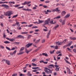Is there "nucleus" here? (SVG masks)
<instances>
[{"label":"nucleus","instance_id":"obj_24","mask_svg":"<svg viewBox=\"0 0 76 76\" xmlns=\"http://www.w3.org/2000/svg\"><path fill=\"white\" fill-rule=\"evenodd\" d=\"M66 41H67V39H66L64 40L63 42H62V43H63V44H66Z\"/></svg>","mask_w":76,"mask_h":76},{"label":"nucleus","instance_id":"obj_22","mask_svg":"<svg viewBox=\"0 0 76 76\" xmlns=\"http://www.w3.org/2000/svg\"><path fill=\"white\" fill-rule=\"evenodd\" d=\"M66 69L68 70H67L68 72H69V74H70V69L67 67H66Z\"/></svg>","mask_w":76,"mask_h":76},{"label":"nucleus","instance_id":"obj_26","mask_svg":"<svg viewBox=\"0 0 76 76\" xmlns=\"http://www.w3.org/2000/svg\"><path fill=\"white\" fill-rule=\"evenodd\" d=\"M48 21L46 20L45 21V25H47V24H48Z\"/></svg>","mask_w":76,"mask_h":76},{"label":"nucleus","instance_id":"obj_3","mask_svg":"<svg viewBox=\"0 0 76 76\" xmlns=\"http://www.w3.org/2000/svg\"><path fill=\"white\" fill-rule=\"evenodd\" d=\"M32 45V43H28V44L26 45L25 46V49L26 48H28L30 46H31Z\"/></svg>","mask_w":76,"mask_h":76},{"label":"nucleus","instance_id":"obj_9","mask_svg":"<svg viewBox=\"0 0 76 76\" xmlns=\"http://www.w3.org/2000/svg\"><path fill=\"white\" fill-rule=\"evenodd\" d=\"M66 12L64 11H62L61 13L62 16H63L65 15V14H66Z\"/></svg>","mask_w":76,"mask_h":76},{"label":"nucleus","instance_id":"obj_25","mask_svg":"<svg viewBox=\"0 0 76 76\" xmlns=\"http://www.w3.org/2000/svg\"><path fill=\"white\" fill-rule=\"evenodd\" d=\"M4 43L5 44H10V42L7 41H5L4 42Z\"/></svg>","mask_w":76,"mask_h":76},{"label":"nucleus","instance_id":"obj_11","mask_svg":"<svg viewBox=\"0 0 76 76\" xmlns=\"http://www.w3.org/2000/svg\"><path fill=\"white\" fill-rule=\"evenodd\" d=\"M69 16H70V14H68L65 16V17H64V18H69Z\"/></svg>","mask_w":76,"mask_h":76},{"label":"nucleus","instance_id":"obj_7","mask_svg":"<svg viewBox=\"0 0 76 76\" xmlns=\"http://www.w3.org/2000/svg\"><path fill=\"white\" fill-rule=\"evenodd\" d=\"M17 38H23L24 39V37L23 36L21 35H19L17 37Z\"/></svg>","mask_w":76,"mask_h":76},{"label":"nucleus","instance_id":"obj_6","mask_svg":"<svg viewBox=\"0 0 76 76\" xmlns=\"http://www.w3.org/2000/svg\"><path fill=\"white\" fill-rule=\"evenodd\" d=\"M50 34H51V30H50L48 32V33L47 36V38H49V36H50Z\"/></svg>","mask_w":76,"mask_h":76},{"label":"nucleus","instance_id":"obj_39","mask_svg":"<svg viewBox=\"0 0 76 76\" xmlns=\"http://www.w3.org/2000/svg\"><path fill=\"white\" fill-rule=\"evenodd\" d=\"M40 48L39 47L37 49H36L35 50H34V52H36V51H38V50H39V49Z\"/></svg>","mask_w":76,"mask_h":76},{"label":"nucleus","instance_id":"obj_4","mask_svg":"<svg viewBox=\"0 0 76 76\" xmlns=\"http://www.w3.org/2000/svg\"><path fill=\"white\" fill-rule=\"evenodd\" d=\"M1 6H2V7H5L6 9H9V6L7 5L3 4L1 5Z\"/></svg>","mask_w":76,"mask_h":76},{"label":"nucleus","instance_id":"obj_5","mask_svg":"<svg viewBox=\"0 0 76 76\" xmlns=\"http://www.w3.org/2000/svg\"><path fill=\"white\" fill-rule=\"evenodd\" d=\"M48 68L49 69H52L53 67V68L54 67V65L53 64H51V65H49L48 66Z\"/></svg>","mask_w":76,"mask_h":76},{"label":"nucleus","instance_id":"obj_17","mask_svg":"<svg viewBox=\"0 0 76 76\" xmlns=\"http://www.w3.org/2000/svg\"><path fill=\"white\" fill-rule=\"evenodd\" d=\"M22 4L23 6L27 4V2L26 1H25L24 3H22Z\"/></svg>","mask_w":76,"mask_h":76},{"label":"nucleus","instance_id":"obj_37","mask_svg":"<svg viewBox=\"0 0 76 76\" xmlns=\"http://www.w3.org/2000/svg\"><path fill=\"white\" fill-rule=\"evenodd\" d=\"M50 24H54L53 20L50 21Z\"/></svg>","mask_w":76,"mask_h":76},{"label":"nucleus","instance_id":"obj_52","mask_svg":"<svg viewBox=\"0 0 76 76\" xmlns=\"http://www.w3.org/2000/svg\"><path fill=\"white\" fill-rule=\"evenodd\" d=\"M30 3H31V1L27 2V4H28V5Z\"/></svg>","mask_w":76,"mask_h":76},{"label":"nucleus","instance_id":"obj_58","mask_svg":"<svg viewBox=\"0 0 76 76\" xmlns=\"http://www.w3.org/2000/svg\"><path fill=\"white\" fill-rule=\"evenodd\" d=\"M47 12H49L50 13V12H51V11L49 10H47Z\"/></svg>","mask_w":76,"mask_h":76},{"label":"nucleus","instance_id":"obj_31","mask_svg":"<svg viewBox=\"0 0 76 76\" xmlns=\"http://www.w3.org/2000/svg\"><path fill=\"white\" fill-rule=\"evenodd\" d=\"M24 52H20V53H19L18 54V55H20L21 54H23V53H24Z\"/></svg>","mask_w":76,"mask_h":76},{"label":"nucleus","instance_id":"obj_32","mask_svg":"<svg viewBox=\"0 0 76 76\" xmlns=\"http://www.w3.org/2000/svg\"><path fill=\"white\" fill-rule=\"evenodd\" d=\"M59 26V25H57V26H56L54 28L55 29H56L57 28H58Z\"/></svg>","mask_w":76,"mask_h":76},{"label":"nucleus","instance_id":"obj_55","mask_svg":"<svg viewBox=\"0 0 76 76\" xmlns=\"http://www.w3.org/2000/svg\"><path fill=\"white\" fill-rule=\"evenodd\" d=\"M61 52L60 51H59L58 52H57L56 53V54H58L59 53H60Z\"/></svg>","mask_w":76,"mask_h":76},{"label":"nucleus","instance_id":"obj_59","mask_svg":"<svg viewBox=\"0 0 76 76\" xmlns=\"http://www.w3.org/2000/svg\"><path fill=\"white\" fill-rule=\"evenodd\" d=\"M44 61H43V60H42L41 61H39V62L40 63H44Z\"/></svg>","mask_w":76,"mask_h":76},{"label":"nucleus","instance_id":"obj_57","mask_svg":"<svg viewBox=\"0 0 76 76\" xmlns=\"http://www.w3.org/2000/svg\"><path fill=\"white\" fill-rule=\"evenodd\" d=\"M43 7L44 8H47V6H46V5H43Z\"/></svg>","mask_w":76,"mask_h":76},{"label":"nucleus","instance_id":"obj_30","mask_svg":"<svg viewBox=\"0 0 76 76\" xmlns=\"http://www.w3.org/2000/svg\"><path fill=\"white\" fill-rule=\"evenodd\" d=\"M26 11H30V12H31L32 10L30 9H29V8H27L26 9Z\"/></svg>","mask_w":76,"mask_h":76},{"label":"nucleus","instance_id":"obj_10","mask_svg":"<svg viewBox=\"0 0 76 76\" xmlns=\"http://www.w3.org/2000/svg\"><path fill=\"white\" fill-rule=\"evenodd\" d=\"M16 50H15L13 53H10V54L11 56H13V55H14V54H16Z\"/></svg>","mask_w":76,"mask_h":76},{"label":"nucleus","instance_id":"obj_51","mask_svg":"<svg viewBox=\"0 0 76 76\" xmlns=\"http://www.w3.org/2000/svg\"><path fill=\"white\" fill-rule=\"evenodd\" d=\"M45 3H50V1H45Z\"/></svg>","mask_w":76,"mask_h":76},{"label":"nucleus","instance_id":"obj_46","mask_svg":"<svg viewBox=\"0 0 76 76\" xmlns=\"http://www.w3.org/2000/svg\"><path fill=\"white\" fill-rule=\"evenodd\" d=\"M17 75H18L17 73H16L15 74H13L12 76H17Z\"/></svg>","mask_w":76,"mask_h":76},{"label":"nucleus","instance_id":"obj_33","mask_svg":"<svg viewBox=\"0 0 76 76\" xmlns=\"http://www.w3.org/2000/svg\"><path fill=\"white\" fill-rule=\"evenodd\" d=\"M32 64L33 66H37V64H34V63H32Z\"/></svg>","mask_w":76,"mask_h":76},{"label":"nucleus","instance_id":"obj_16","mask_svg":"<svg viewBox=\"0 0 76 76\" xmlns=\"http://www.w3.org/2000/svg\"><path fill=\"white\" fill-rule=\"evenodd\" d=\"M25 52L26 53H27V54H28L29 52H30V51H29V50H27V49L26 48L25 49Z\"/></svg>","mask_w":76,"mask_h":76},{"label":"nucleus","instance_id":"obj_28","mask_svg":"<svg viewBox=\"0 0 76 76\" xmlns=\"http://www.w3.org/2000/svg\"><path fill=\"white\" fill-rule=\"evenodd\" d=\"M65 22L66 21H65V20H64L62 23V25H64Z\"/></svg>","mask_w":76,"mask_h":76},{"label":"nucleus","instance_id":"obj_13","mask_svg":"<svg viewBox=\"0 0 76 76\" xmlns=\"http://www.w3.org/2000/svg\"><path fill=\"white\" fill-rule=\"evenodd\" d=\"M72 42H71L70 43H68V45H66L67 47H70L71 45L72 44Z\"/></svg>","mask_w":76,"mask_h":76},{"label":"nucleus","instance_id":"obj_42","mask_svg":"<svg viewBox=\"0 0 76 76\" xmlns=\"http://www.w3.org/2000/svg\"><path fill=\"white\" fill-rule=\"evenodd\" d=\"M10 41H11V42H13L14 41H15V39H10Z\"/></svg>","mask_w":76,"mask_h":76},{"label":"nucleus","instance_id":"obj_48","mask_svg":"<svg viewBox=\"0 0 76 76\" xmlns=\"http://www.w3.org/2000/svg\"><path fill=\"white\" fill-rule=\"evenodd\" d=\"M20 5H15L14 6V7H19V6Z\"/></svg>","mask_w":76,"mask_h":76},{"label":"nucleus","instance_id":"obj_41","mask_svg":"<svg viewBox=\"0 0 76 76\" xmlns=\"http://www.w3.org/2000/svg\"><path fill=\"white\" fill-rule=\"evenodd\" d=\"M28 33V32H22L21 34H27Z\"/></svg>","mask_w":76,"mask_h":76},{"label":"nucleus","instance_id":"obj_8","mask_svg":"<svg viewBox=\"0 0 76 76\" xmlns=\"http://www.w3.org/2000/svg\"><path fill=\"white\" fill-rule=\"evenodd\" d=\"M6 63L7 65H10V61L8 60H6Z\"/></svg>","mask_w":76,"mask_h":76},{"label":"nucleus","instance_id":"obj_36","mask_svg":"<svg viewBox=\"0 0 76 76\" xmlns=\"http://www.w3.org/2000/svg\"><path fill=\"white\" fill-rule=\"evenodd\" d=\"M37 28L38 26H34L32 27V28L34 29V28Z\"/></svg>","mask_w":76,"mask_h":76},{"label":"nucleus","instance_id":"obj_20","mask_svg":"<svg viewBox=\"0 0 76 76\" xmlns=\"http://www.w3.org/2000/svg\"><path fill=\"white\" fill-rule=\"evenodd\" d=\"M43 22H44V21L43 20H39V23H42Z\"/></svg>","mask_w":76,"mask_h":76},{"label":"nucleus","instance_id":"obj_64","mask_svg":"<svg viewBox=\"0 0 76 76\" xmlns=\"http://www.w3.org/2000/svg\"><path fill=\"white\" fill-rule=\"evenodd\" d=\"M76 37H73L72 39V40H76Z\"/></svg>","mask_w":76,"mask_h":76},{"label":"nucleus","instance_id":"obj_1","mask_svg":"<svg viewBox=\"0 0 76 76\" xmlns=\"http://www.w3.org/2000/svg\"><path fill=\"white\" fill-rule=\"evenodd\" d=\"M45 69H44V71L47 73L48 74H49V73L50 74L52 73V71L53 70V69H52L51 70L49 69H48L47 67L45 68Z\"/></svg>","mask_w":76,"mask_h":76},{"label":"nucleus","instance_id":"obj_49","mask_svg":"<svg viewBox=\"0 0 76 76\" xmlns=\"http://www.w3.org/2000/svg\"><path fill=\"white\" fill-rule=\"evenodd\" d=\"M46 20L49 23V22L50 21V18H48Z\"/></svg>","mask_w":76,"mask_h":76},{"label":"nucleus","instance_id":"obj_15","mask_svg":"<svg viewBox=\"0 0 76 76\" xmlns=\"http://www.w3.org/2000/svg\"><path fill=\"white\" fill-rule=\"evenodd\" d=\"M25 49V47H23L21 48L20 50V52L21 51H22L23 50Z\"/></svg>","mask_w":76,"mask_h":76},{"label":"nucleus","instance_id":"obj_27","mask_svg":"<svg viewBox=\"0 0 76 76\" xmlns=\"http://www.w3.org/2000/svg\"><path fill=\"white\" fill-rule=\"evenodd\" d=\"M14 44H16L17 45H19V44H20V42H14Z\"/></svg>","mask_w":76,"mask_h":76},{"label":"nucleus","instance_id":"obj_45","mask_svg":"<svg viewBox=\"0 0 76 76\" xmlns=\"http://www.w3.org/2000/svg\"><path fill=\"white\" fill-rule=\"evenodd\" d=\"M45 40L44 39L42 40V43H44V42H45Z\"/></svg>","mask_w":76,"mask_h":76},{"label":"nucleus","instance_id":"obj_38","mask_svg":"<svg viewBox=\"0 0 76 76\" xmlns=\"http://www.w3.org/2000/svg\"><path fill=\"white\" fill-rule=\"evenodd\" d=\"M3 37H4V38H5V37H6V35L5 34V33H3Z\"/></svg>","mask_w":76,"mask_h":76},{"label":"nucleus","instance_id":"obj_29","mask_svg":"<svg viewBox=\"0 0 76 76\" xmlns=\"http://www.w3.org/2000/svg\"><path fill=\"white\" fill-rule=\"evenodd\" d=\"M18 14H17L15 15H14L13 16L12 18H16V17H18Z\"/></svg>","mask_w":76,"mask_h":76},{"label":"nucleus","instance_id":"obj_54","mask_svg":"<svg viewBox=\"0 0 76 76\" xmlns=\"http://www.w3.org/2000/svg\"><path fill=\"white\" fill-rule=\"evenodd\" d=\"M54 48L55 49H58V46L56 45L55 47V46Z\"/></svg>","mask_w":76,"mask_h":76},{"label":"nucleus","instance_id":"obj_12","mask_svg":"<svg viewBox=\"0 0 76 76\" xmlns=\"http://www.w3.org/2000/svg\"><path fill=\"white\" fill-rule=\"evenodd\" d=\"M31 72H30L28 71V74H27V76H32V74L30 73Z\"/></svg>","mask_w":76,"mask_h":76},{"label":"nucleus","instance_id":"obj_50","mask_svg":"<svg viewBox=\"0 0 76 76\" xmlns=\"http://www.w3.org/2000/svg\"><path fill=\"white\" fill-rule=\"evenodd\" d=\"M61 44H63V42H59V45H61Z\"/></svg>","mask_w":76,"mask_h":76},{"label":"nucleus","instance_id":"obj_56","mask_svg":"<svg viewBox=\"0 0 76 76\" xmlns=\"http://www.w3.org/2000/svg\"><path fill=\"white\" fill-rule=\"evenodd\" d=\"M21 23L22 24H27V23L25 22H21Z\"/></svg>","mask_w":76,"mask_h":76},{"label":"nucleus","instance_id":"obj_60","mask_svg":"<svg viewBox=\"0 0 76 76\" xmlns=\"http://www.w3.org/2000/svg\"><path fill=\"white\" fill-rule=\"evenodd\" d=\"M43 30L44 31H45V32H46V31H48V30H47L45 29H43Z\"/></svg>","mask_w":76,"mask_h":76},{"label":"nucleus","instance_id":"obj_44","mask_svg":"<svg viewBox=\"0 0 76 76\" xmlns=\"http://www.w3.org/2000/svg\"><path fill=\"white\" fill-rule=\"evenodd\" d=\"M9 21L10 23H12V22H13V20H9Z\"/></svg>","mask_w":76,"mask_h":76},{"label":"nucleus","instance_id":"obj_43","mask_svg":"<svg viewBox=\"0 0 76 76\" xmlns=\"http://www.w3.org/2000/svg\"><path fill=\"white\" fill-rule=\"evenodd\" d=\"M16 25H17V26H18L19 25V23L18 22H17L16 23Z\"/></svg>","mask_w":76,"mask_h":76},{"label":"nucleus","instance_id":"obj_40","mask_svg":"<svg viewBox=\"0 0 76 76\" xmlns=\"http://www.w3.org/2000/svg\"><path fill=\"white\" fill-rule=\"evenodd\" d=\"M55 50H54L53 51H50V53L51 54H53V53H54V51Z\"/></svg>","mask_w":76,"mask_h":76},{"label":"nucleus","instance_id":"obj_63","mask_svg":"<svg viewBox=\"0 0 76 76\" xmlns=\"http://www.w3.org/2000/svg\"><path fill=\"white\" fill-rule=\"evenodd\" d=\"M33 23H37V24H39V23L38 22H34Z\"/></svg>","mask_w":76,"mask_h":76},{"label":"nucleus","instance_id":"obj_23","mask_svg":"<svg viewBox=\"0 0 76 76\" xmlns=\"http://www.w3.org/2000/svg\"><path fill=\"white\" fill-rule=\"evenodd\" d=\"M39 41H40V39H39L38 40H37L35 42V44H38L39 42Z\"/></svg>","mask_w":76,"mask_h":76},{"label":"nucleus","instance_id":"obj_62","mask_svg":"<svg viewBox=\"0 0 76 76\" xmlns=\"http://www.w3.org/2000/svg\"><path fill=\"white\" fill-rule=\"evenodd\" d=\"M15 50V48H12V49H11V50Z\"/></svg>","mask_w":76,"mask_h":76},{"label":"nucleus","instance_id":"obj_35","mask_svg":"<svg viewBox=\"0 0 76 76\" xmlns=\"http://www.w3.org/2000/svg\"><path fill=\"white\" fill-rule=\"evenodd\" d=\"M6 48L8 50H9V51H10L11 50V49H10V48L7 47H6Z\"/></svg>","mask_w":76,"mask_h":76},{"label":"nucleus","instance_id":"obj_18","mask_svg":"<svg viewBox=\"0 0 76 76\" xmlns=\"http://www.w3.org/2000/svg\"><path fill=\"white\" fill-rule=\"evenodd\" d=\"M31 37H32L31 35H29V34H28V36L27 37V39H29L30 38H31Z\"/></svg>","mask_w":76,"mask_h":76},{"label":"nucleus","instance_id":"obj_34","mask_svg":"<svg viewBox=\"0 0 76 76\" xmlns=\"http://www.w3.org/2000/svg\"><path fill=\"white\" fill-rule=\"evenodd\" d=\"M38 68H39L38 67H32V69H38Z\"/></svg>","mask_w":76,"mask_h":76},{"label":"nucleus","instance_id":"obj_61","mask_svg":"<svg viewBox=\"0 0 76 76\" xmlns=\"http://www.w3.org/2000/svg\"><path fill=\"white\" fill-rule=\"evenodd\" d=\"M73 51L75 53H76V49H73Z\"/></svg>","mask_w":76,"mask_h":76},{"label":"nucleus","instance_id":"obj_19","mask_svg":"<svg viewBox=\"0 0 76 76\" xmlns=\"http://www.w3.org/2000/svg\"><path fill=\"white\" fill-rule=\"evenodd\" d=\"M60 69V67H58V68H56L55 69V70L57 72L58 71H59V69Z\"/></svg>","mask_w":76,"mask_h":76},{"label":"nucleus","instance_id":"obj_53","mask_svg":"<svg viewBox=\"0 0 76 76\" xmlns=\"http://www.w3.org/2000/svg\"><path fill=\"white\" fill-rule=\"evenodd\" d=\"M55 67H56V68H58V67H59L58 65H55Z\"/></svg>","mask_w":76,"mask_h":76},{"label":"nucleus","instance_id":"obj_21","mask_svg":"<svg viewBox=\"0 0 76 76\" xmlns=\"http://www.w3.org/2000/svg\"><path fill=\"white\" fill-rule=\"evenodd\" d=\"M65 60L66 62L68 64H70V65H71V63H70V62H69V61H68L66 60L65 59Z\"/></svg>","mask_w":76,"mask_h":76},{"label":"nucleus","instance_id":"obj_14","mask_svg":"<svg viewBox=\"0 0 76 76\" xmlns=\"http://www.w3.org/2000/svg\"><path fill=\"white\" fill-rule=\"evenodd\" d=\"M32 26H33V25H32V24H30V25H29L28 26L27 25H26V27H27V26H28V27H31Z\"/></svg>","mask_w":76,"mask_h":76},{"label":"nucleus","instance_id":"obj_2","mask_svg":"<svg viewBox=\"0 0 76 76\" xmlns=\"http://www.w3.org/2000/svg\"><path fill=\"white\" fill-rule=\"evenodd\" d=\"M13 13L12 11H8L6 12V14H4L5 16H10L11 15L13 14Z\"/></svg>","mask_w":76,"mask_h":76},{"label":"nucleus","instance_id":"obj_47","mask_svg":"<svg viewBox=\"0 0 76 76\" xmlns=\"http://www.w3.org/2000/svg\"><path fill=\"white\" fill-rule=\"evenodd\" d=\"M0 48H2V49H4V48L3 47V46L0 45Z\"/></svg>","mask_w":76,"mask_h":76}]
</instances>
